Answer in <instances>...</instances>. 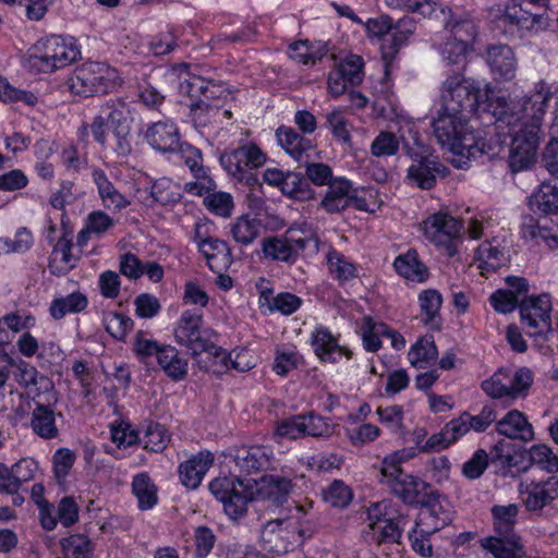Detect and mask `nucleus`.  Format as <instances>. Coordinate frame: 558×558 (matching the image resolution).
<instances>
[{
  "mask_svg": "<svg viewBox=\"0 0 558 558\" xmlns=\"http://www.w3.org/2000/svg\"><path fill=\"white\" fill-rule=\"evenodd\" d=\"M420 319L434 329L440 327L439 311L442 304L441 294L435 289H427L418 294Z\"/></svg>",
  "mask_w": 558,
  "mask_h": 558,
  "instance_id": "nucleus-35",
  "label": "nucleus"
},
{
  "mask_svg": "<svg viewBox=\"0 0 558 558\" xmlns=\"http://www.w3.org/2000/svg\"><path fill=\"white\" fill-rule=\"evenodd\" d=\"M470 116L438 109L432 122L437 142L454 155L475 158L484 153L481 134L470 124Z\"/></svg>",
  "mask_w": 558,
  "mask_h": 558,
  "instance_id": "nucleus-4",
  "label": "nucleus"
},
{
  "mask_svg": "<svg viewBox=\"0 0 558 558\" xmlns=\"http://www.w3.org/2000/svg\"><path fill=\"white\" fill-rule=\"evenodd\" d=\"M133 114L130 105L122 98L105 101L90 124L95 141L104 145L107 141V128L111 131L132 126Z\"/></svg>",
  "mask_w": 558,
  "mask_h": 558,
  "instance_id": "nucleus-9",
  "label": "nucleus"
},
{
  "mask_svg": "<svg viewBox=\"0 0 558 558\" xmlns=\"http://www.w3.org/2000/svg\"><path fill=\"white\" fill-rule=\"evenodd\" d=\"M28 393L32 396L35 405L39 404V401L45 404L58 403L59 401L54 385L46 375L38 377L34 386L28 389Z\"/></svg>",
  "mask_w": 558,
  "mask_h": 558,
  "instance_id": "nucleus-55",
  "label": "nucleus"
},
{
  "mask_svg": "<svg viewBox=\"0 0 558 558\" xmlns=\"http://www.w3.org/2000/svg\"><path fill=\"white\" fill-rule=\"evenodd\" d=\"M531 208L545 215L558 213V187L542 183L530 198Z\"/></svg>",
  "mask_w": 558,
  "mask_h": 558,
  "instance_id": "nucleus-42",
  "label": "nucleus"
},
{
  "mask_svg": "<svg viewBox=\"0 0 558 558\" xmlns=\"http://www.w3.org/2000/svg\"><path fill=\"white\" fill-rule=\"evenodd\" d=\"M53 473L57 482L62 484L75 462V454L66 448L58 449L52 458Z\"/></svg>",
  "mask_w": 558,
  "mask_h": 558,
  "instance_id": "nucleus-61",
  "label": "nucleus"
},
{
  "mask_svg": "<svg viewBox=\"0 0 558 558\" xmlns=\"http://www.w3.org/2000/svg\"><path fill=\"white\" fill-rule=\"evenodd\" d=\"M262 252L265 258L281 263H294L299 256V250L288 238L281 235L264 239Z\"/></svg>",
  "mask_w": 558,
  "mask_h": 558,
  "instance_id": "nucleus-31",
  "label": "nucleus"
},
{
  "mask_svg": "<svg viewBox=\"0 0 558 558\" xmlns=\"http://www.w3.org/2000/svg\"><path fill=\"white\" fill-rule=\"evenodd\" d=\"M45 488L41 484H35L32 487V499L38 506L39 521L44 530L52 531L57 526L54 517V507L44 497Z\"/></svg>",
  "mask_w": 558,
  "mask_h": 558,
  "instance_id": "nucleus-49",
  "label": "nucleus"
},
{
  "mask_svg": "<svg viewBox=\"0 0 558 558\" xmlns=\"http://www.w3.org/2000/svg\"><path fill=\"white\" fill-rule=\"evenodd\" d=\"M484 547L496 558H520L514 536H492L485 541Z\"/></svg>",
  "mask_w": 558,
  "mask_h": 558,
  "instance_id": "nucleus-54",
  "label": "nucleus"
},
{
  "mask_svg": "<svg viewBox=\"0 0 558 558\" xmlns=\"http://www.w3.org/2000/svg\"><path fill=\"white\" fill-rule=\"evenodd\" d=\"M150 195L161 205L174 204L181 199V186L170 179L161 178L151 185Z\"/></svg>",
  "mask_w": 558,
  "mask_h": 558,
  "instance_id": "nucleus-48",
  "label": "nucleus"
},
{
  "mask_svg": "<svg viewBox=\"0 0 558 558\" xmlns=\"http://www.w3.org/2000/svg\"><path fill=\"white\" fill-rule=\"evenodd\" d=\"M132 493L142 510L150 509L157 504V488L147 473H140L133 477Z\"/></svg>",
  "mask_w": 558,
  "mask_h": 558,
  "instance_id": "nucleus-43",
  "label": "nucleus"
},
{
  "mask_svg": "<svg viewBox=\"0 0 558 558\" xmlns=\"http://www.w3.org/2000/svg\"><path fill=\"white\" fill-rule=\"evenodd\" d=\"M57 403H40L35 405L31 415V428L38 437L49 440L58 436L56 421Z\"/></svg>",
  "mask_w": 558,
  "mask_h": 558,
  "instance_id": "nucleus-27",
  "label": "nucleus"
},
{
  "mask_svg": "<svg viewBox=\"0 0 558 558\" xmlns=\"http://www.w3.org/2000/svg\"><path fill=\"white\" fill-rule=\"evenodd\" d=\"M87 305V296L82 292L76 291L52 300L49 306V313L53 319L59 320L66 315L83 312Z\"/></svg>",
  "mask_w": 558,
  "mask_h": 558,
  "instance_id": "nucleus-37",
  "label": "nucleus"
},
{
  "mask_svg": "<svg viewBox=\"0 0 558 558\" xmlns=\"http://www.w3.org/2000/svg\"><path fill=\"white\" fill-rule=\"evenodd\" d=\"M302 418H304V437H329L333 432L332 425L320 415L308 413L302 415Z\"/></svg>",
  "mask_w": 558,
  "mask_h": 558,
  "instance_id": "nucleus-59",
  "label": "nucleus"
},
{
  "mask_svg": "<svg viewBox=\"0 0 558 558\" xmlns=\"http://www.w3.org/2000/svg\"><path fill=\"white\" fill-rule=\"evenodd\" d=\"M399 149V140L391 132H380L371 145V153L376 157L392 156Z\"/></svg>",
  "mask_w": 558,
  "mask_h": 558,
  "instance_id": "nucleus-63",
  "label": "nucleus"
},
{
  "mask_svg": "<svg viewBox=\"0 0 558 558\" xmlns=\"http://www.w3.org/2000/svg\"><path fill=\"white\" fill-rule=\"evenodd\" d=\"M521 236L549 250L558 248V227L550 228L531 216L524 217L522 221Z\"/></svg>",
  "mask_w": 558,
  "mask_h": 558,
  "instance_id": "nucleus-28",
  "label": "nucleus"
},
{
  "mask_svg": "<svg viewBox=\"0 0 558 558\" xmlns=\"http://www.w3.org/2000/svg\"><path fill=\"white\" fill-rule=\"evenodd\" d=\"M496 430L510 439H519L525 442L534 439L532 424L518 410L509 411L501 420L497 421Z\"/></svg>",
  "mask_w": 558,
  "mask_h": 558,
  "instance_id": "nucleus-24",
  "label": "nucleus"
},
{
  "mask_svg": "<svg viewBox=\"0 0 558 558\" xmlns=\"http://www.w3.org/2000/svg\"><path fill=\"white\" fill-rule=\"evenodd\" d=\"M414 456V448H404L386 456L381 463L380 483L389 487L393 482L398 481L401 475H405L407 473L403 472L400 465L412 459Z\"/></svg>",
  "mask_w": 558,
  "mask_h": 558,
  "instance_id": "nucleus-33",
  "label": "nucleus"
},
{
  "mask_svg": "<svg viewBox=\"0 0 558 558\" xmlns=\"http://www.w3.org/2000/svg\"><path fill=\"white\" fill-rule=\"evenodd\" d=\"M145 138L154 149L162 153L174 151L181 145L180 132L171 120L150 124L145 132Z\"/></svg>",
  "mask_w": 558,
  "mask_h": 558,
  "instance_id": "nucleus-18",
  "label": "nucleus"
},
{
  "mask_svg": "<svg viewBox=\"0 0 558 558\" xmlns=\"http://www.w3.org/2000/svg\"><path fill=\"white\" fill-rule=\"evenodd\" d=\"M68 84L73 94L90 97L116 92L123 84V78L107 63L86 62L74 70Z\"/></svg>",
  "mask_w": 558,
  "mask_h": 558,
  "instance_id": "nucleus-5",
  "label": "nucleus"
},
{
  "mask_svg": "<svg viewBox=\"0 0 558 558\" xmlns=\"http://www.w3.org/2000/svg\"><path fill=\"white\" fill-rule=\"evenodd\" d=\"M260 230V221L247 215L236 218L230 227V233L233 240L243 246L252 244L259 236Z\"/></svg>",
  "mask_w": 558,
  "mask_h": 558,
  "instance_id": "nucleus-39",
  "label": "nucleus"
},
{
  "mask_svg": "<svg viewBox=\"0 0 558 558\" xmlns=\"http://www.w3.org/2000/svg\"><path fill=\"white\" fill-rule=\"evenodd\" d=\"M276 136L279 145L298 161L312 147L310 140L304 138L291 128L280 126L276 132Z\"/></svg>",
  "mask_w": 558,
  "mask_h": 558,
  "instance_id": "nucleus-41",
  "label": "nucleus"
},
{
  "mask_svg": "<svg viewBox=\"0 0 558 558\" xmlns=\"http://www.w3.org/2000/svg\"><path fill=\"white\" fill-rule=\"evenodd\" d=\"M494 89L488 83L465 77L462 73L448 75L439 88V109L445 112L468 114L473 112H492L500 110L498 100L494 98Z\"/></svg>",
  "mask_w": 558,
  "mask_h": 558,
  "instance_id": "nucleus-3",
  "label": "nucleus"
},
{
  "mask_svg": "<svg viewBox=\"0 0 558 558\" xmlns=\"http://www.w3.org/2000/svg\"><path fill=\"white\" fill-rule=\"evenodd\" d=\"M203 315L195 310L183 311L174 331L179 344L186 347L193 354L202 353L208 348V342L202 337Z\"/></svg>",
  "mask_w": 558,
  "mask_h": 558,
  "instance_id": "nucleus-14",
  "label": "nucleus"
},
{
  "mask_svg": "<svg viewBox=\"0 0 558 558\" xmlns=\"http://www.w3.org/2000/svg\"><path fill=\"white\" fill-rule=\"evenodd\" d=\"M142 440L146 450L160 452L167 448L170 441V435L163 425L159 423H148L145 427Z\"/></svg>",
  "mask_w": 558,
  "mask_h": 558,
  "instance_id": "nucleus-50",
  "label": "nucleus"
},
{
  "mask_svg": "<svg viewBox=\"0 0 558 558\" xmlns=\"http://www.w3.org/2000/svg\"><path fill=\"white\" fill-rule=\"evenodd\" d=\"M396 271L403 278L424 282L428 278V270L418 259L415 250H409L407 253L399 255L393 263Z\"/></svg>",
  "mask_w": 558,
  "mask_h": 558,
  "instance_id": "nucleus-34",
  "label": "nucleus"
},
{
  "mask_svg": "<svg viewBox=\"0 0 558 558\" xmlns=\"http://www.w3.org/2000/svg\"><path fill=\"white\" fill-rule=\"evenodd\" d=\"M170 76L178 78V89L181 95L194 98L196 101L199 99H210L214 95L209 84L203 77L191 73L187 64L173 66L170 71Z\"/></svg>",
  "mask_w": 558,
  "mask_h": 558,
  "instance_id": "nucleus-20",
  "label": "nucleus"
},
{
  "mask_svg": "<svg viewBox=\"0 0 558 558\" xmlns=\"http://www.w3.org/2000/svg\"><path fill=\"white\" fill-rule=\"evenodd\" d=\"M326 262L330 276L344 283L357 276L356 266L350 262L342 253L330 248L326 254Z\"/></svg>",
  "mask_w": 558,
  "mask_h": 558,
  "instance_id": "nucleus-40",
  "label": "nucleus"
},
{
  "mask_svg": "<svg viewBox=\"0 0 558 558\" xmlns=\"http://www.w3.org/2000/svg\"><path fill=\"white\" fill-rule=\"evenodd\" d=\"M213 463L214 454L208 450L192 454L187 460L181 462L178 468L180 482L186 488H197Z\"/></svg>",
  "mask_w": 558,
  "mask_h": 558,
  "instance_id": "nucleus-17",
  "label": "nucleus"
},
{
  "mask_svg": "<svg viewBox=\"0 0 558 558\" xmlns=\"http://www.w3.org/2000/svg\"><path fill=\"white\" fill-rule=\"evenodd\" d=\"M283 195L296 201H308L314 198L315 192L301 173L287 171Z\"/></svg>",
  "mask_w": 558,
  "mask_h": 558,
  "instance_id": "nucleus-46",
  "label": "nucleus"
},
{
  "mask_svg": "<svg viewBox=\"0 0 558 558\" xmlns=\"http://www.w3.org/2000/svg\"><path fill=\"white\" fill-rule=\"evenodd\" d=\"M446 36L470 46L476 36L475 24L468 16L451 17L446 24Z\"/></svg>",
  "mask_w": 558,
  "mask_h": 558,
  "instance_id": "nucleus-45",
  "label": "nucleus"
},
{
  "mask_svg": "<svg viewBox=\"0 0 558 558\" xmlns=\"http://www.w3.org/2000/svg\"><path fill=\"white\" fill-rule=\"evenodd\" d=\"M266 162V155L253 143L226 150L220 156L223 169L238 180H243L248 170L259 168Z\"/></svg>",
  "mask_w": 558,
  "mask_h": 558,
  "instance_id": "nucleus-12",
  "label": "nucleus"
},
{
  "mask_svg": "<svg viewBox=\"0 0 558 558\" xmlns=\"http://www.w3.org/2000/svg\"><path fill=\"white\" fill-rule=\"evenodd\" d=\"M425 238L444 250L448 257L457 254V242L462 236V222L448 213L438 211L429 215L422 222Z\"/></svg>",
  "mask_w": 558,
  "mask_h": 558,
  "instance_id": "nucleus-8",
  "label": "nucleus"
},
{
  "mask_svg": "<svg viewBox=\"0 0 558 558\" xmlns=\"http://www.w3.org/2000/svg\"><path fill=\"white\" fill-rule=\"evenodd\" d=\"M102 324L106 331L116 340H124L133 328V320L129 316L114 312L105 313Z\"/></svg>",
  "mask_w": 558,
  "mask_h": 558,
  "instance_id": "nucleus-52",
  "label": "nucleus"
},
{
  "mask_svg": "<svg viewBox=\"0 0 558 558\" xmlns=\"http://www.w3.org/2000/svg\"><path fill=\"white\" fill-rule=\"evenodd\" d=\"M354 198V189L344 178L333 179L320 202L322 208L327 213H339L350 206Z\"/></svg>",
  "mask_w": 558,
  "mask_h": 558,
  "instance_id": "nucleus-23",
  "label": "nucleus"
},
{
  "mask_svg": "<svg viewBox=\"0 0 558 558\" xmlns=\"http://www.w3.org/2000/svg\"><path fill=\"white\" fill-rule=\"evenodd\" d=\"M533 383V374L526 367L517 371L499 368L482 381V389L493 399L515 400L525 396Z\"/></svg>",
  "mask_w": 558,
  "mask_h": 558,
  "instance_id": "nucleus-7",
  "label": "nucleus"
},
{
  "mask_svg": "<svg viewBox=\"0 0 558 558\" xmlns=\"http://www.w3.org/2000/svg\"><path fill=\"white\" fill-rule=\"evenodd\" d=\"M206 208L221 217H229L232 213L233 201L230 194L225 192H215L204 198Z\"/></svg>",
  "mask_w": 558,
  "mask_h": 558,
  "instance_id": "nucleus-64",
  "label": "nucleus"
},
{
  "mask_svg": "<svg viewBox=\"0 0 558 558\" xmlns=\"http://www.w3.org/2000/svg\"><path fill=\"white\" fill-rule=\"evenodd\" d=\"M364 61L357 54L348 56L337 69L343 74L352 86L359 85L363 81Z\"/></svg>",
  "mask_w": 558,
  "mask_h": 558,
  "instance_id": "nucleus-57",
  "label": "nucleus"
},
{
  "mask_svg": "<svg viewBox=\"0 0 558 558\" xmlns=\"http://www.w3.org/2000/svg\"><path fill=\"white\" fill-rule=\"evenodd\" d=\"M292 489L287 477L266 475L255 482V488L248 481L238 477H217L209 483L210 493L223 505V510L232 520L245 515L252 500L267 501L272 506L283 505Z\"/></svg>",
  "mask_w": 558,
  "mask_h": 558,
  "instance_id": "nucleus-2",
  "label": "nucleus"
},
{
  "mask_svg": "<svg viewBox=\"0 0 558 558\" xmlns=\"http://www.w3.org/2000/svg\"><path fill=\"white\" fill-rule=\"evenodd\" d=\"M157 362L165 374L174 381L185 379L189 369V362L180 355L172 345H161Z\"/></svg>",
  "mask_w": 558,
  "mask_h": 558,
  "instance_id": "nucleus-30",
  "label": "nucleus"
},
{
  "mask_svg": "<svg viewBox=\"0 0 558 558\" xmlns=\"http://www.w3.org/2000/svg\"><path fill=\"white\" fill-rule=\"evenodd\" d=\"M272 450L266 446L241 448L234 456L235 465L245 473L267 470L270 466Z\"/></svg>",
  "mask_w": 558,
  "mask_h": 558,
  "instance_id": "nucleus-25",
  "label": "nucleus"
},
{
  "mask_svg": "<svg viewBox=\"0 0 558 558\" xmlns=\"http://www.w3.org/2000/svg\"><path fill=\"white\" fill-rule=\"evenodd\" d=\"M196 243L213 271L219 272L231 265V251L227 242L217 238H201L197 232Z\"/></svg>",
  "mask_w": 558,
  "mask_h": 558,
  "instance_id": "nucleus-21",
  "label": "nucleus"
},
{
  "mask_svg": "<svg viewBox=\"0 0 558 558\" xmlns=\"http://www.w3.org/2000/svg\"><path fill=\"white\" fill-rule=\"evenodd\" d=\"M389 501L383 500L368 508L369 530L376 544L397 543L405 523L403 517L393 518L387 513Z\"/></svg>",
  "mask_w": 558,
  "mask_h": 558,
  "instance_id": "nucleus-11",
  "label": "nucleus"
},
{
  "mask_svg": "<svg viewBox=\"0 0 558 558\" xmlns=\"http://www.w3.org/2000/svg\"><path fill=\"white\" fill-rule=\"evenodd\" d=\"M414 23L411 19H401L396 25H392V33L389 39L381 45V57L385 61L386 69L393 60L399 49L407 43L414 32Z\"/></svg>",
  "mask_w": 558,
  "mask_h": 558,
  "instance_id": "nucleus-29",
  "label": "nucleus"
},
{
  "mask_svg": "<svg viewBox=\"0 0 558 558\" xmlns=\"http://www.w3.org/2000/svg\"><path fill=\"white\" fill-rule=\"evenodd\" d=\"M444 166L434 157L415 158L408 169L409 184L423 190L432 189L436 184L437 175L444 170Z\"/></svg>",
  "mask_w": 558,
  "mask_h": 558,
  "instance_id": "nucleus-22",
  "label": "nucleus"
},
{
  "mask_svg": "<svg viewBox=\"0 0 558 558\" xmlns=\"http://www.w3.org/2000/svg\"><path fill=\"white\" fill-rule=\"evenodd\" d=\"M499 26H504L509 33L515 31H531L535 26H541L543 15L532 14L522 9L515 0L507 3L504 13L498 17Z\"/></svg>",
  "mask_w": 558,
  "mask_h": 558,
  "instance_id": "nucleus-19",
  "label": "nucleus"
},
{
  "mask_svg": "<svg viewBox=\"0 0 558 558\" xmlns=\"http://www.w3.org/2000/svg\"><path fill=\"white\" fill-rule=\"evenodd\" d=\"M72 241L65 235L60 238L51 253L49 268L54 275H64L75 267L76 257L72 255Z\"/></svg>",
  "mask_w": 558,
  "mask_h": 558,
  "instance_id": "nucleus-38",
  "label": "nucleus"
},
{
  "mask_svg": "<svg viewBox=\"0 0 558 558\" xmlns=\"http://www.w3.org/2000/svg\"><path fill=\"white\" fill-rule=\"evenodd\" d=\"M80 508L75 499L71 496H65L60 499L54 517L57 523L60 522L64 527H70L78 521Z\"/></svg>",
  "mask_w": 558,
  "mask_h": 558,
  "instance_id": "nucleus-62",
  "label": "nucleus"
},
{
  "mask_svg": "<svg viewBox=\"0 0 558 558\" xmlns=\"http://www.w3.org/2000/svg\"><path fill=\"white\" fill-rule=\"evenodd\" d=\"M289 57L298 63L307 65L315 64L326 54L325 48H314L307 40L292 43L289 46Z\"/></svg>",
  "mask_w": 558,
  "mask_h": 558,
  "instance_id": "nucleus-51",
  "label": "nucleus"
},
{
  "mask_svg": "<svg viewBox=\"0 0 558 558\" xmlns=\"http://www.w3.org/2000/svg\"><path fill=\"white\" fill-rule=\"evenodd\" d=\"M554 93L551 85L539 81L535 84L534 93L519 105V111L514 104L510 106L507 100H502V104L498 100L500 110L495 109L493 116L496 117V129L508 128L507 134L512 137L509 166L513 172L525 170L534 163L543 118Z\"/></svg>",
  "mask_w": 558,
  "mask_h": 558,
  "instance_id": "nucleus-1",
  "label": "nucleus"
},
{
  "mask_svg": "<svg viewBox=\"0 0 558 558\" xmlns=\"http://www.w3.org/2000/svg\"><path fill=\"white\" fill-rule=\"evenodd\" d=\"M61 546L73 558H88L93 549L89 538L83 534H73L63 538Z\"/></svg>",
  "mask_w": 558,
  "mask_h": 558,
  "instance_id": "nucleus-58",
  "label": "nucleus"
},
{
  "mask_svg": "<svg viewBox=\"0 0 558 558\" xmlns=\"http://www.w3.org/2000/svg\"><path fill=\"white\" fill-rule=\"evenodd\" d=\"M551 308L550 296L545 293L530 296L520 303L521 322L529 336H544L553 331Z\"/></svg>",
  "mask_w": 558,
  "mask_h": 558,
  "instance_id": "nucleus-10",
  "label": "nucleus"
},
{
  "mask_svg": "<svg viewBox=\"0 0 558 558\" xmlns=\"http://www.w3.org/2000/svg\"><path fill=\"white\" fill-rule=\"evenodd\" d=\"M492 512L496 533L502 537L514 536L513 527L517 522L518 506L515 504L494 506Z\"/></svg>",
  "mask_w": 558,
  "mask_h": 558,
  "instance_id": "nucleus-44",
  "label": "nucleus"
},
{
  "mask_svg": "<svg viewBox=\"0 0 558 558\" xmlns=\"http://www.w3.org/2000/svg\"><path fill=\"white\" fill-rule=\"evenodd\" d=\"M302 357L294 349L277 350L272 369L277 375L284 376L301 363Z\"/></svg>",
  "mask_w": 558,
  "mask_h": 558,
  "instance_id": "nucleus-60",
  "label": "nucleus"
},
{
  "mask_svg": "<svg viewBox=\"0 0 558 558\" xmlns=\"http://www.w3.org/2000/svg\"><path fill=\"white\" fill-rule=\"evenodd\" d=\"M311 345L319 360L329 363L338 362L342 356L351 357L352 352L341 347L338 339L326 327L319 326L311 335Z\"/></svg>",
  "mask_w": 558,
  "mask_h": 558,
  "instance_id": "nucleus-15",
  "label": "nucleus"
},
{
  "mask_svg": "<svg viewBox=\"0 0 558 558\" xmlns=\"http://www.w3.org/2000/svg\"><path fill=\"white\" fill-rule=\"evenodd\" d=\"M191 116L196 126L218 124V102H209V99H199L190 105Z\"/></svg>",
  "mask_w": 558,
  "mask_h": 558,
  "instance_id": "nucleus-47",
  "label": "nucleus"
},
{
  "mask_svg": "<svg viewBox=\"0 0 558 558\" xmlns=\"http://www.w3.org/2000/svg\"><path fill=\"white\" fill-rule=\"evenodd\" d=\"M519 493L527 511L539 512L558 499V477L521 483Z\"/></svg>",
  "mask_w": 558,
  "mask_h": 558,
  "instance_id": "nucleus-13",
  "label": "nucleus"
},
{
  "mask_svg": "<svg viewBox=\"0 0 558 558\" xmlns=\"http://www.w3.org/2000/svg\"><path fill=\"white\" fill-rule=\"evenodd\" d=\"M389 488L404 504L412 506L427 504L432 493V487L428 483L408 473L401 475Z\"/></svg>",
  "mask_w": 558,
  "mask_h": 558,
  "instance_id": "nucleus-16",
  "label": "nucleus"
},
{
  "mask_svg": "<svg viewBox=\"0 0 558 558\" xmlns=\"http://www.w3.org/2000/svg\"><path fill=\"white\" fill-rule=\"evenodd\" d=\"M487 63L495 75L505 81L515 76L517 60L512 49L507 45H494L487 50Z\"/></svg>",
  "mask_w": 558,
  "mask_h": 558,
  "instance_id": "nucleus-26",
  "label": "nucleus"
},
{
  "mask_svg": "<svg viewBox=\"0 0 558 558\" xmlns=\"http://www.w3.org/2000/svg\"><path fill=\"white\" fill-rule=\"evenodd\" d=\"M475 259L482 275L492 272L501 267L505 262V253L496 238L481 243L475 252Z\"/></svg>",
  "mask_w": 558,
  "mask_h": 558,
  "instance_id": "nucleus-32",
  "label": "nucleus"
},
{
  "mask_svg": "<svg viewBox=\"0 0 558 558\" xmlns=\"http://www.w3.org/2000/svg\"><path fill=\"white\" fill-rule=\"evenodd\" d=\"M78 56L80 50L71 38L50 36L37 41L28 62L38 72L51 73L70 65Z\"/></svg>",
  "mask_w": 558,
  "mask_h": 558,
  "instance_id": "nucleus-6",
  "label": "nucleus"
},
{
  "mask_svg": "<svg viewBox=\"0 0 558 558\" xmlns=\"http://www.w3.org/2000/svg\"><path fill=\"white\" fill-rule=\"evenodd\" d=\"M326 502L332 507L344 508L352 500V490L340 480H335L323 493Z\"/></svg>",
  "mask_w": 558,
  "mask_h": 558,
  "instance_id": "nucleus-56",
  "label": "nucleus"
},
{
  "mask_svg": "<svg viewBox=\"0 0 558 558\" xmlns=\"http://www.w3.org/2000/svg\"><path fill=\"white\" fill-rule=\"evenodd\" d=\"M532 464L547 473L558 472V456L554 453L550 447L544 444L533 445L529 450Z\"/></svg>",
  "mask_w": 558,
  "mask_h": 558,
  "instance_id": "nucleus-53",
  "label": "nucleus"
},
{
  "mask_svg": "<svg viewBox=\"0 0 558 558\" xmlns=\"http://www.w3.org/2000/svg\"><path fill=\"white\" fill-rule=\"evenodd\" d=\"M437 356L438 351L433 337L420 338L408 353L410 364L418 369L429 368L435 364Z\"/></svg>",
  "mask_w": 558,
  "mask_h": 558,
  "instance_id": "nucleus-36",
  "label": "nucleus"
}]
</instances>
